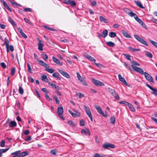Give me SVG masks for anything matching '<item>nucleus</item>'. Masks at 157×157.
I'll return each mask as SVG.
<instances>
[{
    "instance_id": "f257e3e1",
    "label": "nucleus",
    "mask_w": 157,
    "mask_h": 157,
    "mask_svg": "<svg viewBox=\"0 0 157 157\" xmlns=\"http://www.w3.org/2000/svg\"><path fill=\"white\" fill-rule=\"evenodd\" d=\"M131 62L132 63L131 67L133 70L142 75H144L143 70L141 68L136 66H139L140 65L139 63L134 61H131Z\"/></svg>"
},
{
    "instance_id": "f03ea898",
    "label": "nucleus",
    "mask_w": 157,
    "mask_h": 157,
    "mask_svg": "<svg viewBox=\"0 0 157 157\" xmlns=\"http://www.w3.org/2000/svg\"><path fill=\"white\" fill-rule=\"evenodd\" d=\"M134 36L135 38L140 43L143 44L146 46H148L147 43L138 35H134Z\"/></svg>"
},
{
    "instance_id": "7ed1b4c3",
    "label": "nucleus",
    "mask_w": 157,
    "mask_h": 157,
    "mask_svg": "<svg viewBox=\"0 0 157 157\" xmlns=\"http://www.w3.org/2000/svg\"><path fill=\"white\" fill-rule=\"evenodd\" d=\"M84 107L86 114L90 118L91 121L92 122L93 121L92 116L90 108L85 105H84Z\"/></svg>"
},
{
    "instance_id": "20e7f679",
    "label": "nucleus",
    "mask_w": 157,
    "mask_h": 157,
    "mask_svg": "<svg viewBox=\"0 0 157 157\" xmlns=\"http://www.w3.org/2000/svg\"><path fill=\"white\" fill-rule=\"evenodd\" d=\"M102 147L104 149H109V148H114L115 146L112 144L106 143L104 144Z\"/></svg>"
},
{
    "instance_id": "39448f33",
    "label": "nucleus",
    "mask_w": 157,
    "mask_h": 157,
    "mask_svg": "<svg viewBox=\"0 0 157 157\" xmlns=\"http://www.w3.org/2000/svg\"><path fill=\"white\" fill-rule=\"evenodd\" d=\"M58 115L62 119L64 120V117L62 115L63 113V109L62 107H60L58 108L57 109Z\"/></svg>"
},
{
    "instance_id": "423d86ee",
    "label": "nucleus",
    "mask_w": 157,
    "mask_h": 157,
    "mask_svg": "<svg viewBox=\"0 0 157 157\" xmlns=\"http://www.w3.org/2000/svg\"><path fill=\"white\" fill-rule=\"evenodd\" d=\"M95 109H96L97 110L98 112L100 113V114L102 115V116L104 117H106L107 115L105 114L104 113L102 110L101 108L97 105H95L94 106Z\"/></svg>"
},
{
    "instance_id": "0eeeda50",
    "label": "nucleus",
    "mask_w": 157,
    "mask_h": 157,
    "mask_svg": "<svg viewBox=\"0 0 157 157\" xmlns=\"http://www.w3.org/2000/svg\"><path fill=\"white\" fill-rule=\"evenodd\" d=\"M146 85L152 91V92H151V94L155 96H157V89L152 87L150 85L148 84H146Z\"/></svg>"
},
{
    "instance_id": "6e6552de",
    "label": "nucleus",
    "mask_w": 157,
    "mask_h": 157,
    "mask_svg": "<svg viewBox=\"0 0 157 157\" xmlns=\"http://www.w3.org/2000/svg\"><path fill=\"white\" fill-rule=\"evenodd\" d=\"M144 76L147 80L149 81L153 82V79L151 77V76L149 75L148 73L145 72H144Z\"/></svg>"
},
{
    "instance_id": "1a4fd4ad",
    "label": "nucleus",
    "mask_w": 157,
    "mask_h": 157,
    "mask_svg": "<svg viewBox=\"0 0 157 157\" xmlns=\"http://www.w3.org/2000/svg\"><path fill=\"white\" fill-rule=\"evenodd\" d=\"M37 40L39 41L38 44V49L40 51H43V47L44 46L43 42V41L40 40L39 39H38Z\"/></svg>"
},
{
    "instance_id": "9d476101",
    "label": "nucleus",
    "mask_w": 157,
    "mask_h": 157,
    "mask_svg": "<svg viewBox=\"0 0 157 157\" xmlns=\"http://www.w3.org/2000/svg\"><path fill=\"white\" fill-rule=\"evenodd\" d=\"M93 83L96 86H104L105 84L102 82L95 79H93Z\"/></svg>"
},
{
    "instance_id": "9b49d317",
    "label": "nucleus",
    "mask_w": 157,
    "mask_h": 157,
    "mask_svg": "<svg viewBox=\"0 0 157 157\" xmlns=\"http://www.w3.org/2000/svg\"><path fill=\"white\" fill-rule=\"evenodd\" d=\"M58 71L63 76L66 77V78H69L70 77L69 75L66 71H63L60 69H58Z\"/></svg>"
},
{
    "instance_id": "f8f14e48",
    "label": "nucleus",
    "mask_w": 157,
    "mask_h": 157,
    "mask_svg": "<svg viewBox=\"0 0 157 157\" xmlns=\"http://www.w3.org/2000/svg\"><path fill=\"white\" fill-rule=\"evenodd\" d=\"M118 77L120 81L124 85L128 86L125 79L123 77H122L120 74L118 75Z\"/></svg>"
},
{
    "instance_id": "ddd939ff",
    "label": "nucleus",
    "mask_w": 157,
    "mask_h": 157,
    "mask_svg": "<svg viewBox=\"0 0 157 157\" xmlns=\"http://www.w3.org/2000/svg\"><path fill=\"white\" fill-rule=\"evenodd\" d=\"M135 19L144 28H146V26L144 22L140 19L138 16H136Z\"/></svg>"
},
{
    "instance_id": "4468645a",
    "label": "nucleus",
    "mask_w": 157,
    "mask_h": 157,
    "mask_svg": "<svg viewBox=\"0 0 157 157\" xmlns=\"http://www.w3.org/2000/svg\"><path fill=\"white\" fill-rule=\"evenodd\" d=\"M1 2L3 3V5L10 12H12L9 6L3 0H1Z\"/></svg>"
},
{
    "instance_id": "2eb2a0df",
    "label": "nucleus",
    "mask_w": 157,
    "mask_h": 157,
    "mask_svg": "<svg viewBox=\"0 0 157 157\" xmlns=\"http://www.w3.org/2000/svg\"><path fill=\"white\" fill-rule=\"evenodd\" d=\"M52 58L53 61L55 63H56V64L60 66H61L62 65L63 63H62L60 62V61L56 57L53 56Z\"/></svg>"
},
{
    "instance_id": "dca6fc26",
    "label": "nucleus",
    "mask_w": 157,
    "mask_h": 157,
    "mask_svg": "<svg viewBox=\"0 0 157 157\" xmlns=\"http://www.w3.org/2000/svg\"><path fill=\"white\" fill-rule=\"evenodd\" d=\"M38 62L39 64L44 67L45 69L47 68V67H49V66L47 63L41 60H38Z\"/></svg>"
},
{
    "instance_id": "f3484780",
    "label": "nucleus",
    "mask_w": 157,
    "mask_h": 157,
    "mask_svg": "<svg viewBox=\"0 0 157 157\" xmlns=\"http://www.w3.org/2000/svg\"><path fill=\"white\" fill-rule=\"evenodd\" d=\"M18 31L20 33L21 35L25 38H27V36L23 32L22 29L20 28H17Z\"/></svg>"
},
{
    "instance_id": "a211bd4d",
    "label": "nucleus",
    "mask_w": 157,
    "mask_h": 157,
    "mask_svg": "<svg viewBox=\"0 0 157 157\" xmlns=\"http://www.w3.org/2000/svg\"><path fill=\"white\" fill-rule=\"evenodd\" d=\"M84 56L90 61L94 62L96 61V59L94 58L88 54H86V56Z\"/></svg>"
},
{
    "instance_id": "6ab92c4d",
    "label": "nucleus",
    "mask_w": 157,
    "mask_h": 157,
    "mask_svg": "<svg viewBox=\"0 0 157 157\" xmlns=\"http://www.w3.org/2000/svg\"><path fill=\"white\" fill-rule=\"evenodd\" d=\"M48 84L52 86L53 88H55L58 90L60 89V87L57 86L54 83H52L50 82H48Z\"/></svg>"
},
{
    "instance_id": "aec40b11",
    "label": "nucleus",
    "mask_w": 157,
    "mask_h": 157,
    "mask_svg": "<svg viewBox=\"0 0 157 157\" xmlns=\"http://www.w3.org/2000/svg\"><path fill=\"white\" fill-rule=\"evenodd\" d=\"M99 19L101 22H103L105 23H108L109 22V21L108 20L105 19L102 16H100Z\"/></svg>"
},
{
    "instance_id": "412c9836",
    "label": "nucleus",
    "mask_w": 157,
    "mask_h": 157,
    "mask_svg": "<svg viewBox=\"0 0 157 157\" xmlns=\"http://www.w3.org/2000/svg\"><path fill=\"white\" fill-rule=\"evenodd\" d=\"M29 154V152L28 151H24L20 153L19 155V157H24Z\"/></svg>"
},
{
    "instance_id": "4be33fe9",
    "label": "nucleus",
    "mask_w": 157,
    "mask_h": 157,
    "mask_svg": "<svg viewBox=\"0 0 157 157\" xmlns=\"http://www.w3.org/2000/svg\"><path fill=\"white\" fill-rule=\"evenodd\" d=\"M17 125V123L15 121H10L9 124V126L10 128L15 127Z\"/></svg>"
},
{
    "instance_id": "5701e85b",
    "label": "nucleus",
    "mask_w": 157,
    "mask_h": 157,
    "mask_svg": "<svg viewBox=\"0 0 157 157\" xmlns=\"http://www.w3.org/2000/svg\"><path fill=\"white\" fill-rule=\"evenodd\" d=\"M121 33L124 36L128 38H131V36L129 35L128 34V33L127 32L125 31L124 30H122Z\"/></svg>"
},
{
    "instance_id": "b1692460",
    "label": "nucleus",
    "mask_w": 157,
    "mask_h": 157,
    "mask_svg": "<svg viewBox=\"0 0 157 157\" xmlns=\"http://www.w3.org/2000/svg\"><path fill=\"white\" fill-rule=\"evenodd\" d=\"M9 148H7L5 149H0V157H2V154L7 151Z\"/></svg>"
},
{
    "instance_id": "393cba45",
    "label": "nucleus",
    "mask_w": 157,
    "mask_h": 157,
    "mask_svg": "<svg viewBox=\"0 0 157 157\" xmlns=\"http://www.w3.org/2000/svg\"><path fill=\"white\" fill-rule=\"evenodd\" d=\"M85 77L82 78L79 81L83 85L85 86H87L88 85V84L86 83V82L85 80Z\"/></svg>"
},
{
    "instance_id": "a878e982",
    "label": "nucleus",
    "mask_w": 157,
    "mask_h": 157,
    "mask_svg": "<svg viewBox=\"0 0 157 157\" xmlns=\"http://www.w3.org/2000/svg\"><path fill=\"white\" fill-rule=\"evenodd\" d=\"M127 13L131 17H133L135 19V17H136V16H137L136 14V13H133L132 11H130V12H127Z\"/></svg>"
},
{
    "instance_id": "bb28decb",
    "label": "nucleus",
    "mask_w": 157,
    "mask_h": 157,
    "mask_svg": "<svg viewBox=\"0 0 157 157\" xmlns=\"http://www.w3.org/2000/svg\"><path fill=\"white\" fill-rule=\"evenodd\" d=\"M49 67H47V68L45 69L46 71L50 73H53L54 72V70L52 68H49Z\"/></svg>"
},
{
    "instance_id": "cd10ccee",
    "label": "nucleus",
    "mask_w": 157,
    "mask_h": 157,
    "mask_svg": "<svg viewBox=\"0 0 157 157\" xmlns=\"http://www.w3.org/2000/svg\"><path fill=\"white\" fill-rule=\"evenodd\" d=\"M127 105L129 107V109L132 111L134 112L135 111V108L132 106V105L130 103H128V104H127Z\"/></svg>"
},
{
    "instance_id": "c85d7f7f",
    "label": "nucleus",
    "mask_w": 157,
    "mask_h": 157,
    "mask_svg": "<svg viewBox=\"0 0 157 157\" xmlns=\"http://www.w3.org/2000/svg\"><path fill=\"white\" fill-rule=\"evenodd\" d=\"M8 20L9 22L13 26H16V24L15 23L13 20L10 17H8Z\"/></svg>"
},
{
    "instance_id": "c756f323",
    "label": "nucleus",
    "mask_w": 157,
    "mask_h": 157,
    "mask_svg": "<svg viewBox=\"0 0 157 157\" xmlns=\"http://www.w3.org/2000/svg\"><path fill=\"white\" fill-rule=\"evenodd\" d=\"M74 111L75 113H74L73 117H79L80 115V113L76 110Z\"/></svg>"
},
{
    "instance_id": "7c9ffc66",
    "label": "nucleus",
    "mask_w": 157,
    "mask_h": 157,
    "mask_svg": "<svg viewBox=\"0 0 157 157\" xmlns=\"http://www.w3.org/2000/svg\"><path fill=\"white\" fill-rule=\"evenodd\" d=\"M108 31L105 29L103 31L102 33V36L103 37V38H105L108 35Z\"/></svg>"
},
{
    "instance_id": "2f4dec72",
    "label": "nucleus",
    "mask_w": 157,
    "mask_h": 157,
    "mask_svg": "<svg viewBox=\"0 0 157 157\" xmlns=\"http://www.w3.org/2000/svg\"><path fill=\"white\" fill-rule=\"evenodd\" d=\"M128 49L131 50L132 52L139 51H140V49L139 48H134L130 47H129L128 48Z\"/></svg>"
},
{
    "instance_id": "473e14b6",
    "label": "nucleus",
    "mask_w": 157,
    "mask_h": 157,
    "mask_svg": "<svg viewBox=\"0 0 157 157\" xmlns=\"http://www.w3.org/2000/svg\"><path fill=\"white\" fill-rule=\"evenodd\" d=\"M67 123L71 127H74L75 126V124L74 122L72 121H68Z\"/></svg>"
},
{
    "instance_id": "72a5a7b5",
    "label": "nucleus",
    "mask_w": 157,
    "mask_h": 157,
    "mask_svg": "<svg viewBox=\"0 0 157 157\" xmlns=\"http://www.w3.org/2000/svg\"><path fill=\"white\" fill-rule=\"evenodd\" d=\"M135 2L137 6L138 7L141 8H144V7L143 6L142 4L139 1H135Z\"/></svg>"
},
{
    "instance_id": "f704fd0d",
    "label": "nucleus",
    "mask_w": 157,
    "mask_h": 157,
    "mask_svg": "<svg viewBox=\"0 0 157 157\" xmlns=\"http://www.w3.org/2000/svg\"><path fill=\"white\" fill-rule=\"evenodd\" d=\"M108 89L109 92L113 96L114 94H115L116 93L114 90L110 88H108Z\"/></svg>"
},
{
    "instance_id": "c9c22d12",
    "label": "nucleus",
    "mask_w": 157,
    "mask_h": 157,
    "mask_svg": "<svg viewBox=\"0 0 157 157\" xmlns=\"http://www.w3.org/2000/svg\"><path fill=\"white\" fill-rule=\"evenodd\" d=\"M106 44L108 46L111 47H113L115 45L114 43L111 41L107 42H106Z\"/></svg>"
},
{
    "instance_id": "e433bc0d",
    "label": "nucleus",
    "mask_w": 157,
    "mask_h": 157,
    "mask_svg": "<svg viewBox=\"0 0 157 157\" xmlns=\"http://www.w3.org/2000/svg\"><path fill=\"white\" fill-rule=\"evenodd\" d=\"M145 55L148 57L151 58L152 57V55L151 53L148 52H145Z\"/></svg>"
},
{
    "instance_id": "4c0bfd02",
    "label": "nucleus",
    "mask_w": 157,
    "mask_h": 157,
    "mask_svg": "<svg viewBox=\"0 0 157 157\" xmlns=\"http://www.w3.org/2000/svg\"><path fill=\"white\" fill-rule=\"evenodd\" d=\"M68 4H70L71 7H74L76 5V3L73 1V0H71L70 2Z\"/></svg>"
},
{
    "instance_id": "58836bf2",
    "label": "nucleus",
    "mask_w": 157,
    "mask_h": 157,
    "mask_svg": "<svg viewBox=\"0 0 157 157\" xmlns=\"http://www.w3.org/2000/svg\"><path fill=\"white\" fill-rule=\"evenodd\" d=\"M116 35V34L115 33L111 32H110L109 34V36L111 37H114Z\"/></svg>"
},
{
    "instance_id": "ea45409f",
    "label": "nucleus",
    "mask_w": 157,
    "mask_h": 157,
    "mask_svg": "<svg viewBox=\"0 0 157 157\" xmlns=\"http://www.w3.org/2000/svg\"><path fill=\"white\" fill-rule=\"evenodd\" d=\"M4 40V44L6 46V47H7L9 46V42L8 40L6 38H5Z\"/></svg>"
},
{
    "instance_id": "a19ab883",
    "label": "nucleus",
    "mask_w": 157,
    "mask_h": 157,
    "mask_svg": "<svg viewBox=\"0 0 157 157\" xmlns=\"http://www.w3.org/2000/svg\"><path fill=\"white\" fill-rule=\"evenodd\" d=\"M53 97L54 99L56 101V103L57 104H59L60 103V101L58 99L57 97H56V96H53Z\"/></svg>"
},
{
    "instance_id": "79ce46f5",
    "label": "nucleus",
    "mask_w": 157,
    "mask_h": 157,
    "mask_svg": "<svg viewBox=\"0 0 157 157\" xmlns=\"http://www.w3.org/2000/svg\"><path fill=\"white\" fill-rule=\"evenodd\" d=\"M149 41L156 48H157V42H155L151 40H149Z\"/></svg>"
},
{
    "instance_id": "37998d69",
    "label": "nucleus",
    "mask_w": 157,
    "mask_h": 157,
    "mask_svg": "<svg viewBox=\"0 0 157 157\" xmlns=\"http://www.w3.org/2000/svg\"><path fill=\"white\" fill-rule=\"evenodd\" d=\"M115 119L114 117H112L110 118V122L112 124H114L115 123Z\"/></svg>"
},
{
    "instance_id": "c03bdc74",
    "label": "nucleus",
    "mask_w": 157,
    "mask_h": 157,
    "mask_svg": "<svg viewBox=\"0 0 157 157\" xmlns=\"http://www.w3.org/2000/svg\"><path fill=\"white\" fill-rule=\"evenodd\" d=\"M76 95L78 96V97L79 98H81L84 97V94L81 93H78L77 92H76Z\"/></svg>"
},
{
    "instance_id": "a18cd8bd",
    "label": "nucleus",
    "mask_w": 157,
    "mask_h": 157,
    "mask_svg": "<svg viewBox=\"0 0 157 157\" xmlns=\"http://www.w3.org/2000/svg\"><path fill=\"white\" fill-rule=\"evenodd\" d=\"M41 56L43 59L45 60H47L48 58V56L46 54H42Z\"/></svg>"
},
{
    "instance_id": "49530a36",
    "label": "nucleus",
    "mask_w": 157,
    "mask_h": 157,
    "mask_svg": "<svg viewBox=\"0 0 157 157\" xmlns=\"http://www.w3.org/2000/svg\"><path fill=\"white\" fill-rule=\"evenodd\" d=\"M27 66L28 67V71L30 73H32V70L30 66L29 63H27Z\"/></svg>"
},
{
    "instance_id": "de8ad7c7",
    "label": "nucleus",
    "mask_w": 157,
    "mask_h": 157,
    "mask_svg": "<svg viewBox=\"0 0 157 157\" xmlns=\"http://www.w3.org/2000/svg\"><path fill=\"white\" fill-rule=\"evenodd\" d=\"M93 157H105V155H101L98 153H95L94 154Z\"/></svg>"
},
{
    "instance_id": "09e8293b",
    "label": "nucleus",
    "mask_w": 157,
    "mask_h": 157,
    "mask_svg": "<svg viewBox=\"0 0 157 157\" xmlns=\"http://www.w3.org/2000/svg\"><path fill=\"white\" fill-rule=\"evenodd\" d=\"M59 74L58 72L54 73L52 74V76L56 78H59Z\"/></svg>"
},
{
    "instance_id": "8fccbe9b",
    "label": "nucleus",
    "mask_w": 157,
    "mask_h": 157,
    "mask_svg": "<svg viewBox=\"0 0 157 157\" xmlns=\"http://www.w3.org/2000/svg\"><path fill=\"white\" fill-rule=\"evenodd\" d=\"M123 55H124L127 59L128 60H131V59H130V57H131V56L130 55H129L128 54L124 53L123 54Z\"/></svg>"
},
{
    "instance_id": "3c124183",
    "label": "nucleus",
    "mask_w": 157,
    "mask_h": 157,
    "mask_svg": "<svg viewBox=\"0 0 157 157\" xmlns=\"http://www.w3.org/2000/svg\"><path fill=\"white\" fill-rule=\"evenodd\" d=\"M19 92L21 94H22L24 93V90L21 87H20L19 89Z\"/></svg>"
},
{
    "instance_id": "603ef678",
    "label": "nucleus",
    "mask_w": 157,
    "mask_h": 157,
    "mask_svg": "<svg viewBox=\"0 0 157 157\" xmlns=\"http://www.w3.org/2000/svg\"><path fill=\"white\" fill-rule=\"evenodd\" d=\"M15 72V70L14 67H13L11 69V74L12 75H13Z\"/></svg>"
},
{
    "instance_id": "864d4df0",
    "label": "nucleus",
    "mask_w": 157,
    "mask_h": 157,
    "mask_svg": "<svg viewBox=\"0 0 157 157\" xmlns=\"http://www.w3.org/2000/svg\"><path fill=\"white\" fill-rule=\"evenodd\" d=\"M21 151L20 150L16 151L12 153V155H19Z\"/></svg>"
},
{
    "instance_id": "5fc2aeb1",
    "label": "nucleus",
    "mask_w": 157,
    "mask_h": 157,
    "mask_svg": "<svg viewBox=\"0 0 157 157\" xmlns=\"http://www.w3.org/2000/svg\"><path fill=\"white\" fill-rule=\"evenodd\" d=\"M41 77L42 78V80L44 81H45L46 82H48V81H46L45 80V79H47V77L46 76V75H43L41 76Z\"/></svg>"
},
{
    "instance_id": "6e6d98bb",
    "label": "nucleus",
    "mask_w": 157,
    "mask_h": 157,
    "mask_svg": "<svg viewBox=\"0 0 157 157\" xmlns=\"http://www.w3.org/2000/svg\"><path fill=\"white\" fill-rule=\"evenodd\" d=\"M113 96L114 97V98L117 100H119V97L118 95L116 93L115 94H114Z\"/></svg>"
},
{
    "instance_id": "4d7b16f0",
    "label": "nucleus",
    "mask_w": 157,
    "mask_h": 157,
    "mask_svg": "<svg viewBox=\"0 0 157 157\" xmlns=\"http://www.w3.org/2000/svg\"><path fill=\"white\" fill-rule=\"evenodd\" d=\"M56 150L54 149L53 150H51L50 151V153L53 155H56Z\"/></svg>"
},
{
    "instance_id": "13d9d810",
    "label": "nucleus",
    "mask_w": 157,
    "mask_h": 157,
    "mask_svg": "<svg viewBox=\"0 0 157 157\" xmlns=\"http://www.w3.org/2000/svg\"><path fill=\"white\" fill-rule=\"evenodd\" d=\"M44 27L45 29H48L49 30L52 31H55V29H54L49 27H48L46 26H44Z\"/></svg>"
},
{
    "instance_id": "bf43d9fd",
    "label": "nucleus",
    "mask_w": 157,
    "mask_h": 157,
    "mask_svg": "<svg viewBox=\"0 0 157 157\" xmlns=\"http://www.w3.org/2000/svg\"><path fill=\"white\" fill-rule=\"evenodd\" d=\"M5 141L4 140H2L0 144V146L2 147L5 146Z\"/></svg>"
},
{
    "instance_id": "052dcab7",
    "label": "nucleus",
    "mask_w": 157,
    "mask_h": 157,
    "mask_svg": "<svg viewBox=\"0 0 157 157\" xmlns=\"http://www.w3.org/2000/svg\"><path fill=\"white\" fill-rule=\"evenodd\" d=\"M76 74L77 75V78L78 80H79L81 79L82 78L81 77L80 74L78 72H77Z\"/></svg>"
},
{
    "instance_id": "680f3d73",
    "label": "nucleus",
    "mask_w": 157,
    "mask_h": 157,
    "mask_svg": "<svg viewBox=\"0 0 157 157\" xmlns=\"http://www.w3.org/2000/svg\"><path fill=\"white\" fill-rule=\"evenodd\" d=\"M80 124L81 126H83L85 124V122L83 120H81L80 121Z\"/></svg>"
},
{
    "instance_id": "e2e57ef3",
    "label": "nucleus",
    "mask_w": 157,
    "mask_h": 157,
    "mask_svg": "<svg viewBox=\"0 0 157 157\" xmlns=\"http://www.w3.org/2000/svg\"><path fill=\"white\" fill-rule=\"evenodd\" d=\"M23 11L25 12H31L32 10L30 8H25L24 9Z\"/></svg>"
},
{
    "instance_id": "0e129e2a",
    "label": "nucleus",
    "mask_w": 157,
    "mask_h": 157,
    "mask_svg": "<svg viewBox=\"0 0 157 157\" xmlns=\"http://www.w3.org/2000/svg\"><path fill=\"white\" fill-rule=\"evenodd\" d=\"M9 48L10 49V50L12 52H13L14 51V47L12 45H9Z\"/></svg>"
},
{
    "instance_id": "69168bd1",
    "label": "nucleus",
    "mask_w": 157,
    "mask_h": 157,
    "mask_svg": "<svg viewBox=\"0 0 157 157\" xmlns=\"http://www.w3.org/2000/svg\"><path fill=\"white\" fill-rule=\"evenodd\" d=\"M41 90L44 92H46V94L48 93L49 92L48 90L45 88H43L41 89Z\"/></svg>"
},
{
    "instance_id": "338daca9",
    "label": "nucleus",
    "mask_w": 157,
    "mask_h": 157,
    "mask_svg": "<svg viewBox=\"0 0 157 157\" xmlns=\"http://www.w3.org/2000/svg\"><path fill=\"white\" fill-rule=\"evenodd\" d=\"M1 66L3 68H6V66L4 63H0Z\"/></svg>"
},
{
    "instance_id": "774afa93",
    "label": "nucleus",
    "mask_w": 157,
    "mask_h": 157,
    "mask_svg": "<svg viewBox=\"0 0 157 157\" xmlns=\"http://www.w3.org/2000/svg\"><path fill=\"white\" fill-rule=\"evenodd\" d=\"M45 97L49 101H52V99L50 98L49 97V96L47 94H45Z\"/></svg>"
}]
</instances>
